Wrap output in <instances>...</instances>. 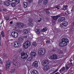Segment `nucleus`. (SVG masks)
<instances>
[{
    "label": "nucleus",
    "instance_id": "20",
    "mask_svg": "<svg viewBox=\"0 0 74 74\" xmlns=\"http://www.w3.org/2000/svg\"><path fill=\"white\" fill-rule=\"evenodd\" d=\"M69 7L68 5H64L63 6V8H62V9L63 10L65 11L67 9V8Z\"/></svg>",
    "mask_w": 74,
    "mask_h": 74
},
{
    "label": "nucleus",
    "instance_id": "37",
    "mask_svg": "<svg viewBox=\"0 0 74 74\" xmlns=\"http://www.w3.org/2000/svg\"><path fill=\"white\" fill-rule=\"evenodd\" d=\"M4 18L5 20H9V19H10V18L8 17L5 16Z\"/></svg>",
    "mask_w": 74,
    "mask_h": 74
},
{
    "label": "nucleus",
    "instance_id": "6",
    "mask_svg": "<svg viewBox=\"0 0 74 74\" xmlns=\"http://www.w3.org/2000/svg\"><path fill=\"white\" fill-rule=\"evenodd\" d=\"M17 26L19 29H23L25 26V24L23 23H17Z\"/></svg>",
    "mask_w": 74,
    "mask_h": 74
},
{
    "label": "nucleus",
    "instance_id": "43",
    "mask_svg": "<svg viewBox=\"0 0 74 74\" xmlns=\"http://www.w3.org/2000/svg\"><path fill=\"white\" fill-rule=\"evenodd\" d=\"M19 53H22V49H20L18 50Z\"/></svg>",
    "mask_w": 74,
    "mask_h": 74
},
{
    "label": "nucleus",
    "instance_id": "40",
    "mask_svg": "<svg viewBox=\"0 0 74 74\" xmlns=\"http://www.w3.org/2000/svg\"><path fill=\"white\" fill-rule=\"evenodd\" d=\"M28 21L29 22V23H32L33 22V20L32 19H29L28 20Z\"/></svg>",
    "mask_w": 74,
    "mask_h": 74
},
{
    "label": "nucleus",
    "instance_id": "14",
    "mask_svg": "<svg viewBox=\"0 0 74 74\" xmlns=\"http://www.w3.org/2000/svg\"><path fill=\"white\" fill-rule=\"evenodd\" d=\"M38 62L37 61H35L32 64L33 66H34L35 67H38Z\"/></svg>",
    "mask_w": 74,
    "mask_h": 74
},
{
    "label": "nucleus",
    "instance_id": "54",
    "mask_svg": "<svg viewBox=\"0 0 74 74\" xmlns=\"http://www.w3.org/2000/svg\"><path fill=\"white\" fill-rule=\"evenodd\" d=\"M0 72H3V70L1 69H0Z\"/></svg>",
    "mask_w": 74,
    "mask_h": 74
},
{
    "label": "nucleus",
    "instance_id": "17",
    "mask_svg": "<svg viewBox=\"0 0 74 74\" xmlns=\"http://www.w3.org/2000/svg\"><path fill=\"white\" fill-rule=\"evenodd\" d=\"M13 64L15 66H19V63H18L16 61H15L13 62Z\"/></svg>",
    "mask_w": 74,
    "mask_h": 74
},
{
    "label": "nucleus",
    "instance_id": "3",
    "mask_svg": "<svg viewBox=\"0 0 74 74\" xmlns=\"http://www.w3.org/2000/svg\"><path fill=\"white\" fill-rule=\"evenodd\" d=\"M28 57L27 53L25 52H23L21 54V58L23 59H25Z\"/></svg>",
    "mask_w": 74,
    "mask_h": 74
},
{
    "label": "nucleus",
    "instance_id": "28",
    "mask_svg": "<svg viewBox=\"0 0 74 74\" xmlns=\"http://www.w3.org/2000/svg\"><path fill=\"white\" fill-rule=\"evenodd\" d=\"M47 31V29L46 28H44L43 29H42L41 31L42 32H45L46 31Z\"/></svg>",
    "mask_w": 74,
    "mask_h": 74
},
{
    "label": "nucleus",
    "instance_id": "29",
    "mask_svg": "<svg viewBox=\"0 0 74 74\" xmlns=\"http://www.w3.org/2000/svg\"><path fill=\"white\" fill-rule=\"evenodd\" d=\"M28 25L29 26H32L34 25V24H33V23H28Z\"/></svg>",
    "mask_w": 74,
    "mask_h": 74
},
{
    "label": "nucleus",
    "instance_id": "15",
    "mask_svg": "<svg viewBox=\"0 0 74 74\" xmlns=\"http://www.w3.org/2000/svg\"><path fill=\"white\" fill-rule=\"evenodd\" d=\"M66 19L64 17H61L59 18L58 20V21L59 22H63V21H65Z\"/></svg>",
    "mask_w": 74,
    "mask_h": 74
},
{
    "label": "nucleus",
    "instance_id": "33",
    "mask_svg": "<svg viewBox=\"0 0 74 74\" xmlns=\"http://www.w3.org/2000/svg\"><path fill=\"white\" fill-rule=\"evenodd\" d=\"M13 59L14 60H16L17 59L16 56H14L13 57Z\"/></svg>",
    "mask_w": 74,
    "mask_h": 74
},
{
    "label": "nucleus",
    "instance_id": "35",
    "mask_svg": "<svg viewBox=\"0 0 74 74\" xmlns=\"http://www.w3.org/2000/svg\"><path fill=\"white\" fill-rule=\"evenodd\" d=\"M11 5L12 7H15V4L14 3H12Z\"/></svg>",
    "mask_w": 74,
    "mask_h": 74
},
{
    "label": "nucleus",
    "instance_id": "53",
    "mask_svg": "<svg viewBox=\"0 0 74 74\" xmlns=\"http://www.w3.org/2000/svg\"><path fill=\"white\" fill-rule=\"evenodd\" d=\"M72 25L73 26V27H74V22H73L72 23Z\"/></svg>",
    "mask_w": 74,
    "mask_h": 74
},
{
    "label": "nucleus",
    "instance_id": "52",
    "mask_svg": "<svg viewBox=\"0 0 74 74\" xmlns=\"http://www.w3.org/2000/svg\"><path fill=\"white\" fill-rule=\"evenodd\" d=\"M3 11H6V10H5V9H3Z\"/></svg>",
    "mask_w": 74,
    "mask_h": 74
},
{
    "label": "nucleus",
    "instance_id": "57",
    "mask_svg": "<svg viewBox=\"0 0 74 74\" xmlns=\"http://www.w3.org/2000/svg\"><path fill=\"white\" fill-rule=\"evenodd\" d=\"M58 69L56 70L55 71H54V73H56V72L58 71Z\"/></svg>",
    "mask_w": 74,
    "mask_h": 74
},
{
    "label": "nucleus",
    "instance_id": "55",
    "mask_svg": "<svg viewBox=\"0 0 74 74\" xmlns=\"http://www.w3.org/2000/svg\"><path fill=\"white\" fill-rule=\"evenodd\" d=\"M13 22L12 21H11L10 22V24H12Z\"/></svg>",
    "mask_w": 74,
    "mask_h": 74
},
{
    "label": "nucleus",
    "instance_id": "13",
    "mask_svg": "<svg viewBox=\"0 0 74 74\" xmlns=\"http://www.w3.org/2000/svg\"><path fill=\"white\" fill-rule=\"evenodd\" d=\"M42 66H47V65L49 64V62H48V60H46L44 61V62H42Z\"/></svg>",
    "mask_w": 74,
    "mask_h": 74
},
{
    "label": "nucleus",
    "instance_id": "30",
    "mask_svg": "<svg viewBox=\"0 0 74 74\" xmlns=\"http://www.w3.org/2000/svg\"><path fill=\"white\" fill-rule=\"evenodd\" d=\"M32 45L34 47H36L37 45V44L36 42H33L32 43Z\"/></svg>",
    "mask_w": 74,
    "mask_h": 74
},
{
    "label": "nucleus",
    "instance_id": "1",
    "mask_svg": "<svg viewBox=\"0 0 74 74\" xmlns=\"http://www.w3.org/2000/svg\"><path fill=\"white\" fill-rule=\"evenodd\" d=\"M69 42V40L67 38H63L62 39L61 42L60 43V46L61 47H65L67 45V43Z\"/></svg>",
    "mask_w": 74,
    "mask_h": 74
},
{
    "label": "nucleus",
    "instance_id": "59",
    "mask_svg": "<svg viewBox=\"0 0 74 74\" xmlns=\"http://www.w3.org/2000/svg\"><path fill=\"white\" fill-rule=\"evenodd\" d=\"M73 60H71V59L70 60V61L71 62L72 61H73Z\"/></svg>",
    "mask_w": 74,
    "mask_h": 74
},
{
    "label": "nucleus",
    "instance_id": "26",
    "mask_svg": "<svg viewBox=\"0 0 74 74\" xmlns=\"http://www.w3.org/2000/svg\"><path fill=\"white\" fill-rule=\"evenodd\" d=\"M36 32L37 34H40V30L38 29H36Z\"/></svg>",
    "mask_w": 74,
    "mask_h": 74
},
{
    "label": "nucleus",
    "instance_id": "4",
    "mask_svg": "<svg viewBox=\"0 0 74 74\" xmlns=\"http://www.w3.org/2000/svg\"><path fill=\"white\" fill-rule=\"evenodd\" d=\"M38 53L40 55H44L45 53V49H40L38 51Z\"/></svg>",
    "mask_w": 74,
    "mask_h": 74
},
{
    "label": "nucleus",
    "instance_id": "36",
    "mask_svg": "<svg viewBox=\"0 0 74 74\" xmlns=\"http://www.w3.org/2000/svg\"><path fill=\"white\" fill-rule=\"evenodd\" d=\"M58 53H59L60 54H63V51L60 50H59Z\"/></svg>",
    "mask_w": 74,
    "mask_h": 74
},
{
    "label": "nucleus",
    "instance_id": "45",
    "mask_svg": "<svg viewBox=\"0 0 74 74\" xmlns=\"http://www.w3.org/2000/svg\"><path fill=\"white\" fill-rule=\"evenodd\" d=\"M0 63L1 64H3V62H2V61H1V59L0 58Z\"/></svg>",
    "mask_w": 74,
    "mask_h": 74
},
{
    "label": "nucleus",
    "instance_id": "38",
    "mask_svg": "<svg viewBox=\"0 0 74 74\" xmlns=\"http://www.w3.org/2000/svg\"><path fill=\"white\" fill-rule=\"evenodd\" d=\"M56 8H57L58 10H59L60 8V5H58L56 7Z\"/></svg>",
    "mask_w": 74,
    "mask_h": 74
},
{
    "label": "nucleus",
    "instance_id": "48",
    "mask_svg": "<svg viewBox=\"0 0 74 74\" xmlns=\"http://www.w3.org/2000/svg\"><path fill=\"white\" fill-rule=\"evenodd\" d=\"M8 1H10V2H12L14 1H15V0H8Z\"/></svg>",
    "mask_w": 74,
    "mask_h": 74
},
{
    "label": "nucleus",
    "instance_id": "18",
    "mask_svg": "<svg viewBox=\"0 0 74 74\" xmlns=\"http://www.w3.org/2000/svg\"><path fill=\"white\" fill-rule=\"evenodd\" d=\"M23 5L24 8H26L28 6V3L26 2H23Z\"/></svg>",
    "mask_w": 74,
    "mask_h": 74
},
{
    "label": "nucleus",
    "instance_id": "7",
    "mask_svg": "<svg viewBox=\"0 0 74 74\" xmlns=\"http://www.w3.org/2000/svg\"><path fill=\"white\" fill-rule=\"evenodd\" d=\"M68 25V23L66 21H64L62 23L60 24V27H63L64 26L66 27Z\"/></svg>",
    "mask_w": 74,
    "mask_h": 74
},
{
    "label": "nucleus",
    "instance_id": "34",
    "mask_svg": "<svg viewBox=\"0 0 74 74\" xmlns=\"http://www.w3.org/2000/svg\"><path fill=\"white\" fill-rule=\"evenodd\" d=\"M15 71V69H13L10 71V73H14V72Z\"/></svg>",
    "mask_w": 74,
    "mask_h": 74
},
{
    "label": "nucleus",
    "instance_id": "50",
    "mask_svg": "<svg viewBox=\"0 0 74 74\" xmlns=\"http://www.w3.org/2000/svg\"><path fill=\"white\" fill-rule=\"evenodd\" d=\"M28 1H29V3H32V1H33V0H28Z\"/></svg>",
    "mask_w": 74,
    "mask_h": 74
},
{
    "label": "nucleus",
    "instance_id": "31",
    "mask_svg": "<svg viewBox=\"0 0 74 74\" xmlns=\"http://www.w3.org/2000/svg\"><path fill=\"white\" fill-rule=\"evenodd\" d=\"M18 41L20 42H22L23 41V38H20L18 39Z\"/></svg>",
    "mask_w": 74,
    "mask_h": 74
},
{
    "label": "nucleus",
    "instance_id": "27",
    "mask_svg": "<svg viewBox=\"0 0 74 74\" xmlns=\"http://www.w3.org/2000/svg\"><path fill=\"white\" fill-rule=\"evenodd\" d=\"M14 3L16 4H18L19 3V0H15Z\"/></svg>",
    "mask_w": 74,
    "mask_h": 74
},
{
    "label": "nucleus",
    "instance_id": "39",
    "mask_svg": "<svg viewBox=\"0 0 74 74\" xmlns=\"http://www.w3.org/2000/svg\"><path fill=\"white\" fill-rule=\"evenodd\" d=\"M27 60H28V61H29V62H30V61H31L32 60V58H31V57H29Z\"/></svg>",
    "mask_w": 74,
    "mask_h": 74
},
{
    "label": "nucleus",
    "instance_id": "2",
    "mask_svg": "<svg viewBox=\"0 0 74 74\" xmlns=\"http://www.w3.org/2000/svg\"><path fill=\"white\" fill-rule=\"evenodd\" d=\"M31 45L30 42L28 40L26 41L23 44V47L25 49H27Z\"/></svg>",
    "mask_w": 74,
    "mask_h": 74
},
{
    "label": "nucleus",
    "instance_id": "16",
    "mask_svg": "<svg viewBox=\"0 0 74 74\" xmlns=\"http://www.w3.org/2000/svg\"><path fill=\"white\" fill-rule=\"evenodd\" d=\"M4 4L5 5L8 6H10L11 4H10V3L8 1H6L4 2Z\"/></svg>",
    "mask_w": 74,
    "mask_h": 74
},
{
    "label": "nucleus",
    "instance_id": "61",
    "mask_svg": "<svg viewBox=\"0 0 74 74\" xmlns=\"http://www.w3.org/2000/svg\"><path fill=\"white\" fill-rule=\"evenodd\" d=\"M0 46H1V42H0Z\"/></svg>",
    "mask_w": 74,
    "mask_h": 74
},
{
    "label": "nucleus",
    "instance_id": "58",
    "mask_svg": "<svg viewBox=\"0 0 74 74\" xmlns=\"http://www.w3.org/2000/svg\"><path fill=\"white\" fill-rule=\"evenodd\" d=\"M41 20H38V22H41Z\"/></svg>",
    "mask_w": 74,
    "mask_h": 74
},
{
    "label": "nucleus",
    "instance_id": "9",
    "mask_svg": "<svg viewBox=\"0 0 74 74\" xmlns=\"http://www.w3.org/2000/svg\"><path fill=\"white\" fill-rule=\"evenodd\" d=\"M14 47H15V48L16 47L19 48V47H21V43L18 42H15L14 43Z\"/></svg>",
    "mask_w": 74,
    "mask_h": 74
},
{
    "label": "nucleus",
    "instance_id": "56",
    "mask_svg": "<svg viewBox=\"0 0 74 74\" xmlns=\"http://www.w3.org/2000/svg\"><path fill=\"white\" fill-rule=\"evenodd\" d=\"M71 32H73V30L72 29H70Z\"/></svg>",
    "mask_w": 74,
    "mask_h": 74
},
{
    "label": "nucleus",
    "instance_id": "46",
    "mask_svg": "<svg viewBox=\"0 0 74 74\" xmlns=\"http://www.w3.org/2000/svg\"><path fill=\"white\" fill-rule=\"evenodd\" d=\"M74 11V5L73 6L72 9L71 10V11Z\"/></svg>",
    "mask_w": 74,
    "mask_h": 74
},
{
    "label": "nucleus",
    "instance_id": "41",
    "mask_svg": "<svg viewBox=\"0 0 74 74\" xmlns=\"http://www.w3.org/2000/svg\"><path fill=\"white\" fill-rule=\"evenodd\" d=\"M2 56H3V57H4V58H5V57L7 56V55L5 54H3L2 55Z\"/></svg>",
    "mask_w": 74,
    "mask_h": 74
},
{
    "label": "nucleus",
    "instance_id": "49",
    "mask_svg": "<svg viewBox=\"0 0 74 74\" xmlns=\"http://www.w3.org/2000/svg\"><path fill=\"white\" fill-rule=\"evenodd\" d=\"M42 0H39V2L40 3H42Z\"/></svg>",
    "mask_w": 74,
    "mask_h": 74
},
{
    "label": "nucleus",
    "instance_id": "62",
    "mask_svg": "<svg viewBox=\"0 0 74 74\" xmlns=\"http://www.w3.org/2000/svg\"><path fill=\"white\" fill-rule=\"evenodd\" d=\"M1 9V6L0 5V9ZM0 11H1V10H0Z\"/></svg>",
    "mask_w": 74,
    "mask_h": 74
},
{
    "label": "nucleus",
    "instance_id": "11",
    "mask_svg": "<svg viewBox=\"0 0 74 74\" xmlns=\"http://www.w3.org/2000/svg\"><path fill=\"white\" fill-rule=\"evenodd\" d=\"M51 58L53 60H55L58 59V56L56 55L53 54L50 56Z\"/></svg>",
    "mask_w": 74,
    "mask_h": 74
},
{
    "label": "nucleus",
    "instance_id": "5",
    "mask_svg": "<svg viewBox=\"0 0 74 74\" xmlns=\"http://www.w3.org/2000/svg\"><path fill=\"white\" fill-rule=\"evenodd\" d=\"M11 35L14 38H17L18 36V33L16 32H13L11 33Z\"/></svg>",
    "mask_w": 74,
    "mask_h": 74
},
{
    "label": "nucleus",
    "instance_id": "60",
    "mask_svg": "<svg viewBox=\"0 0 74 74\" xmlns=\"http://www.w3.org/2000/svg\"><path fill=\"white\" fill-rule=\"evenodd\" d=\"M1 36L0 37V41H1Z\"/></svg>",
    "mask_w": 74,
    "mask_h": 74
},
{
    "label": "nucleus",
    "instance_id": "24",
    "mask_svg": "<svg viewBox=\"0 0 74 74\" xmlns=\"http://www.w3.org/2000/svg\"><path fill=\"white\" fill-rule=\"evenodd\" d=\"M48 0H43V4L45 5H47V4H48Z\"/></svg>",
    "mask_w": 74,
    "mask_h": 74
},
{
    "label": "nucleus",
    "instance_id": "63",
    "mask_svg": "<svg viewBox=\"0 0 74 74\" xmlns=\"http://www.w3.org/2000/svg\"><path fill=\"white\" fill-rule=\"evenodd\" d=\"M0 4H1V1H0Z\"/></svg>",
    "mask_w": 74,
    "mask_h": 74
},
{
    "label": "nucleus",
    "instance_id": "21",
    "mask_svg": "<svg viewBox=\"0 0 74 74\" xmlns=\"http://www.w3.org/2000/svg\"><path fill=\"white\" fill-rule=\"evenodd\" d=\"M31 55L32 57H35L36 55V53L35 52H31Z\"/></svg>",
    "mask_w": 74,
    "mask_h": 74
},
{
    "label": "nucleus",
    "instance_id": "8",
    "mask_svg": "<svg viewBox=\"0 0 74 74\" xmlns=\"http://www.w3.org/2000/svg\"><path fill=\"white\" fill-rule=\"evenodd\" d=\"M62 16V14H60L56 16H52V18L53 19H54V20H55V21H56V20L58 19V18H60V17H61V16Z\"/></svg>",
    "mask_w": 74,
    "mask_h": 74
},
{
    "label": "nucleus",
    "instance_id": "10",
    "mask_svg": "<svg viewBox=\"0 0 74 74\" xmlns=\"http://www.w3.org/2000/svg\"><path fill=\"white\" fill-rule=\"evenodd\" d=\"M11 66V61L10 60H8L6 63V69H9Z\"/></svg>",
    "mask_w": 74,
    "mask_h": 74
},
{
    "label": "nucleus",
    "instance_id": "47",
    "mask_svg": "<svg viewBox=\"0 0 74 74\" xmlns=\"http://www.w3.org/2000/svg\"><path fill=\"white\" fill-rule=\"evenodd\" d=\"M46 43H47V44H49V43H50V40H47L46 42Z\"/></svg>",
    "mask_w": 74,
    "mask_h": 74
},
{
    "label": "nucleus",
    "instance_id": "51",
    "mask_svg": "<svg viewBox=\"0 0 74 74\" xmlns=\"http://www.w3.org/2000/svg\"><path fill=\"white\" fill-rule=\"evenodd\" d=\"M27 37V36H24V38H26Z\"/></svg>",
    "mask_w": 74,
    "mask_h": 74
},
{
    "label": "nucleus",
    "instance_id": "12",
    "mask_svg": "<svg viewBox=\"0 0 74 74\" xmlns=\"http://www.w3.org/2000/svg\"><path fill=\"white\" fill-rule=\"evenodd\" d=\"M49 67H50L49 66L46 65L43 68V70L44 71H48V70H49Z\"/></svg>",
    "mask_w": 74,
    "mask_h": 74
},
{
    "label": "nucleus",
    "instance_id": "19",
    "mask_svg": "<svg viewBox=\"0 0 74 74\" xmlns=\"http://www.w3.org/2000/svg\"><path fill=\"white\" fill-rule=\"evenodd\" d=\"M48 10H51V8H47L46 9H45V12L46 13V14H50V12L48 11Z\"/></svg>",
    "mask_w": 74,
    "mask_h": 74
},
{
    "label": "nucleus",
    "instance_id": "22",
    "mask_svg": "<svg viewBox=\"0 0 74 74\" xmlns=\"http://www.w3.org/2000/svg\"><path fill=\"white\" fill-rule=\"evenodd\" d=\"M29 31L27 29H25L23 31V34H26L28 33Z\"/></svg>",
    "mask_w": 74,
    "mask_h": 74
},
{
    "label": "nucleus",
    "instance_id": "32",
    "mask_svg": "<svg viewBox=\"0 0 74 74\" xmlns=\"http://www.w3.org/2000/svg\"><path fill=\"white\" fill-rule=\"evenodd\" d=\"M1 34L2 35L3 37H5V35H4V32L3 31H2L1 33Z\"/></svg>",
    "mask_w": 74,
    "mask_h": 74
},
{
    "label": "nucleus",
    "instance_id": "25",
    "mask_svg": "<svg viewBox=\"0 0 74 74\" xmlns=\"http://www.w3.org/2000/svg\"><path fill=\"white\" fill-rule=\"evenodd\" d=\"M66 69L65 68V67L64 66L62 68H61V69L60 70V72H61V71H65Z\"/></svg>",
    "mask_w": 74,
    "mask_h": 74
},
{
    "label": "nucleus",
    "instance_id": "42",
    "mask_svg": "<svg viewBox=\"0 0 74 74\" xmlns=\"http://www.w3.org/2000/svg\"><path fill=\"white\" fill-rule=\"evenodd\" d=\"M65 14H66V15H69V12H68V11H66L65 12Z\"/></svg>",
    "mask_w": 74,
    "mask_h": 74
},
{
    "label": "nucleus",
    "instance_id": "64",
    "mask_svg": "<svg viewBox=\"0 0 74 74\" xmlns=\"http://www.w3.org/2000/svg\"><path fill=\"white\" fill-rule=\"evenodd\" d=\"M71 64H72V62H71Z\"/></svg>",
    "mask_w": 74,
    "mask_h": 74
},
{
    "label": "nucleus",
    "instance_id": "44",
    "mask_svg": "<svg viewBox=\"0 0 74 74\" xmlns=\"http://www.w3.org/2000/svg\"><path fill=\"white\" fill-rule=\"evenodd\" d=\"M70 68V67H69L68 66H66V70H69Z\"/></svg>",
    "mask_w": 74,
    "mask_h": 74
},
{
    "label": "nucleus",
    "instance_id": "23",
    "mask_svg": "<svg viewBox=\"0 0 74 74\" xmlns=\"http://www.w3.org/2000/svg\"><path fill=\"white\" fill-rule=\"evenodd\" d=\"M31 74H38V72L36 70H33L31 72Z\"/></svg>",
    "mask_w": 74,
    "mask_h": 74
}]
</instances>
